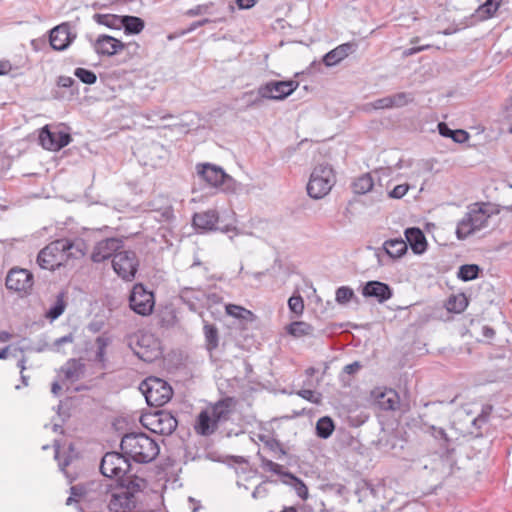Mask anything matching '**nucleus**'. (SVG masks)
Wrapping results in <instances>:
<instances>
[{
    "instance_id": "obj_58",
    "label": "nucleus",
    "mask_w": 512,
    "mask_h": 512,
    "mask_svg": "<svg viewBox=\"0 0 512 512\" xmlns=\"http://www.w3.org/2000/svg\"><path fill=\"white\" fill-rule=\"evenodd\" d=\"M13 338V335L7 331H0V343H6Z\"/></svg>"
},
{
    "instance_id": "obj_52",
    "label": "nucleus",
    "mask_w": 512,
    "mask_h": 512,
    "mask_svg": "<svg viewBox=\"0 0 512 512\" xmlns=\"http://www.w3.org/2000/svg\"><path fill=\"white\" fill-rule=\"evenodd\" d=\"M71 494H72V496H71V497H69V498L67 499V502H66L68 505H69V504H71V502H72V500L74 499V497H79V498H80V497H82V496L84 495V490H83V488H82V487H79V486H73V487L71 488Z\"/></svg>"
},
{
    "instance_id": "obj_19",
    "label": "nucleus",
    "mask_w": 512,
    "mask_h": 512,
    "mask_svg": "<svg viewBox=\"0 0 512 512\" xmlns=\"http://www.w3.org/2000/svg\"><path fill=\"white\" fill-rule=\"evenodd\" d=\"M120 241L115 238H107L98 242L92 252L91 258L94 262H102L111 257L119 248Z\"/></svg>"
},
{
    "instance_id": "obj_3",
    "label": "nucleus",
    "mask_w": 512,
    "mask_h": 512,
    "mask_svg": "<svg viewBox=\"0 0 512 512\" xmlns=\"http://www.w3.org/2000/svg\"><path fill=\"white\" fill-rule=\"evenodd\" d=\"M123 453L138 463L153 461L160 452L158 443L145 433H129L121 440Z\"/></svg>"
},
{
    "instance_id": "obj_60",
    "label": "nucleus",
    "mask_w": 512,
    "mask_h": 512,
    "mask_svg": "<svg viewBox=\"0 0 512 512\" xmlns=\"http://www.w3.org/2000/svg\"><path fill=\"white\" fill-rule=\"evenodd\" d=\"M315 372H316V369L313 367H309L308 369H306V375H308V376H313Z\"/></svg>"
},
{
    "instance_id": "obj_28",
    "label": "nucleus",
    "mask_w": 512,
    "mask_h": 512,
    "mask_svg": "<svg viewBox=\"0 0 512 512\" xmlns=\"http://www.w3.org/2000/svg\"><path fill=\"white\" fill-rule=\"evenodd\" d=\"M383 248L391 258L398 259L407 252V242L403 239H389L384 242Z\"/></svg>"
},
{
    "instance_id": "obj_64",
    "label": "nucleus",
    "mask_w": 512,
    "mask_h": 512,
    "mask_svg": "<svg viewBox=\"0 0 512 512\" xmlns=\"http://www.w3.org/2000/svg\"><path fill=\"white\" fill-rule=\"evenodd\" d=\"M57 388H58V385H57V384H54V386H53V391L57 390Z\"/></svg>"
},
{
    "instance_id": "obj_7",
    "label": "nucleus",
    "mask_w": 512,
    "mask_h": 512,
    "mask_svg": "<svg viewBox=\"0 0 512 512\" xmlns=\"http://www.w3.org/2000/svg\"><path fill=\"white\" fill-rule=\"evenodd\" d=\"M140 422L146 429L160 435L172 434L178 425L177 419L163 410L143 414Z\"/></svg>"
},
{
    "instance_id": "obj_46",
    "label": "nucleus",
    "mask_w": 512,
    "mask_h": 512,
    "mask_svg": "<svg viewBox=\"0 0 512 512\" xmlns=\"http://www.w3.org/2000/svg\"><path fill=\"white\" fill-rule=\"evenodd\" d=\"M261 466L264 470L272 472L274 474L278 475H285L286 473H283V466L266 458H263L261 461Z\"/></svg>"
},
{
    "instance_id": "obj_59",
    "label": "nucleus",
    "mask_w": 512,
    "mask_h": 512,
    "mask_svg": "<svg viewBox=\"0 0 512 512\" xmlns=\"http://www.w3.org/2000/svg\"><path fill=\"white\" fill-rule=\"evenodd\" d=\"M9 350H10L9 346H6L0 350V360L6 359L8 357Z\"/></svg>"
},
{
    "instance_id": "obj_63",
    "label": "nucleus",
    "mask_w": 512,
    "mask_h": 512,
    "mask_svg": "<svg viewBox=\"0 0 512 512\" xmlns=\"http://www.w3.org/2000/svg\"><path fill=\"white\" fill-rule=\"evenodd\" d=\"M418 40H419V38H418V37H415V38H413V39L411 40V43H412V44H415V43H417V42H418Z\"/></svg>"
},
{
    "instance_id": "obj_4",
    "label": "nucleus",
    "mask_w": 512,
    "mask_h": 512,
    "mask_svg": "<svg viewBox=\"0 0 512 512\" xmlns=\"http://www.w3.org/2000/svg\"><path fill=\"white\" fill-rule=\"evenodd\" d=\"M129 346L145 362H152L161 355L160 341L147 331H138L130 336Z\"/></svg>"
},
{
    "instance_id": "obj_21",
    "label": "nucleus",
    "mask_w": 512,
    "mask_h": 512,
    "mask_svg": "<svg viewBox=\"0 0 512 512\" xmlns=\"http://www.w3.org/2000/svg\"><path fill=\"white\" fill-rule=\"evenodd\" d=\"M354 48V43H343L329 51L327 54H325V56L323 57V63L328 67L335 66L342 60L347 58L349 54H351L354 51Z\"/></svg>"
},
{
    "instance_id": "obj_22",
    "label": "nucleus",
    "mask_w": 512,
    "mask_h": 512,
    "mask_svg": "<svg viewBox=\"0 0 512 512\" xmlns=\"http://www.w3.org/2000/svg\"><path fill=\"white\" fill-rule=\"evenodd\" d=\"M235 405L236 401L234 400V398L227 397L211 405L210 407H208V409L212 413L216 422L219 423L221 421H226L229 419L231 413L235 408Z\"/></svg>"
},
{
    "instance_id": "obj_43",
    "label": "nucleus",
    "mask_w": 512,
    "mask_h": 512,
    "mask_svg": "<svg viewBox=\"0 0 512 512\" xmlns=\"http://www.w3.org/2000/svg\"><path fill=\"white\" fill-rule=\"evenodd\" d=\"M354 296V292L351 288L347 286L339 287L336 290V301L339 304H346L348 303Z\"/></svg>"
},
{
    "instance_id": "obj_18",
    "label": "nucleus",
    "mask_w": 512,
    "mask_h": 512,
    "mask_svg": "<svg viewBox=\"0 0 512 512\" xmlns=\"http://www.w3.org/2000/svg\"><path fill=\"white\" fill-rule=\"evenodd\" d=\"M362 295L376 298L378 302L383 303L392 297V290L386 283L369 281L363 287Z\"/></svg>"
},
{
    "instance_id": "obj_6",
    "label": "nucleus",
    "mask_w": 512,
    "mask_h": 512,
    "mask_svg": "<svg viewBox=\"0 0 512 512\" xmlns=\"http://www.w3.org/2000/svg\"><path fill=\"white\" fill-rule=\"evenodd\" d=\"M140 390L148 405L155 407L165 405L173 396L172 387L166 381L156 377L145 379L140 385Z\"/></svg>"
},
{
    "instance_id": "obj_61",
    "label": "nucleus",
    "mask_w": 512,
    "mask_h": 512,
    "mask_svg": "<svg viewBox=\"0 0 512 512\" xmlns=\"http://www.w3.org/2000/svg\"><path fill=\"white\" fill-rule=\"evenodd\" d=\"M281 512H297L296 508L293 506L285 507Z\"/></svg>"
},
{
    "instance_id": "obj_54",
    "label": "nucleus",
    "mask_w": 512,
    "mask_h": 512,
    "mask_svg": "<svg viewBox=\"0 0 512 512\" xmlns=\"http://www.w3.org/2000/svg\"><path fill=\"white\" fill-rule=\"evenodd\" d=\"M428 48H430V45L411 47V48L405 50L403 54H404V56H411L413 54H416V53L426 50Z\"/></svg>"
},
{
    "instance_id": "obj_38",
    "label": "nucleus",
    "mask_w": 512,
    "mask_h": 512,
    "mask_svg": "<svg viewBox=\"0 0 512 512\" xmlns=\"http://www.w3.org/2000/svg\"><path fill=\"white\" fill-rule=\"evenodd\" d=\"M480 268L476 264L462 265L458 271V277L462 281H471L478 277Z\"/></svg>"
},
{
    "instance_id": "obj_33",
    "label": "nucleus",
    "mask_w": 512,
    "mask_h": 512,
    "mask_svg": "<svg viewBox=\"0 0 512 512\" xmlns=\"http://www.w3.org/2000/svg\"><path fill=\"white\" fill-rule=\"evenodd\" d=\"M203 332L207 350L210 352L215 350L219 345V334L217 327L213 324L205 323L203 326Z\"/></svg>"
},
{
    "instance_id": "obj_5",
    "label": "nucleus",
    "mask_w": 512,
    "mask_h": 512,
    "mask_svg": "<svg viewBox=\"0 0 512 512\" xmlns=\"http://www.w3.org/2000/svg\"><path fill=\"white\" fill-rule=\"evenodd\" d=\"M335 181L336 176L333 168L327 164H320L313 169L310 175L307 192L312 198H323L330 192Z\"/></svg>"
},
{
    "instance_id": "obj_42",
    "label": "nucleus",
    "mask_w": 512,
    "mask_h": 512,
    "mask_svg": "<svg viewBox=\"0 0 512 512\" xmlns=\"http://www.w3.org/2000/svg\"><path fill=\"white\" fill-rule=\"evenodd\" d=\"M74 74L85 84H94L97 80L96 74L85 68H77Z\"/></svg>"
},
{
    "instance_id": "obj_1",
    "label": "nucleus",
    "mask_w": 512,
    "mask_h": 512,
    "mask_svg": "<svg viewBox=\"0 0 512 512\" xmlns=\"http://www.w3.org/2000/svg\"><path fill=\"white\" fill-rule=\"evenodd\" d=\"M146 488V481L138 476H127L110 488L108 508L111 512H131L136 507V495Z\"/></svg>"
},
{
    "instance_id": "obj_17",
    "label": "nucleus",
    "mask_w": 512,
    "mask_h": 512,
    "mask_svg": "<svg viewBox=\"0 0 512 512\" xmlns=\"http://www.w3.org/2000/svg\"><path fill=\"white\" fill-rule=\"evenodd\" d=\"M198 174L201 176V178L207 182L209 185L218 187L222 184H224L226 180V173L223 171V169L211 165V164H199L197 166Z\"/></svg>"
},
{
    "instance_id": "obj_23",
    "label": "nucleus",
    "mask_w": 512,
    "mask_h": 512,
    "mask_svg": "<svg viewBox=\"0 0 512 512\" xmlns=\"http://www.w3.org/2000/svg\"><path fill=\"white\" fill-rule=\"evenodd\" d=\"M407 245L415 254H423L427 249V241L424 233L419 228H408L405 231Z\"/></svg>"
},
{
    "instance_id": "obj_29",
    "label": "nucleus",
    "mask_w": 512,
    "mask_h": 512,
    "mask_svg": "<svg viewBox=\"0 0 512 512\" xmlns=\"http://www.w3.org/2000/svg\"><path fill=\"white\" fill-rule=\"evenodd\" d=\"M469 301L464 293L452 294L446 301L445 307L448 312L462 313L468 306Z\"/></svg>"
},
{
    "instance_id": "obj_2",
    "label": "nucleus",
    "mask_w": 512,
    "mask_h": 512,
    "mask_svg": "<svg viewBox=\"0 0 512 512\" xmlns=\"http://www.w3.org/2000/svg\"><path fill=\"white\" fill-rule=\"evenodd\" d=\"M73 249L84 255L80 241L57 239L39 252L37 262L41 268L53 271L64 266L71 257L75 256Z\"/></svg>"
},
{
    "instance_id": "obj_9",
    "label": "nucleus",
    "mask_w": 512,
    "mask_h": 512,
    "mask_svg": "<svg viewBox=\"0 0 512 512\" xmlns=\"http://www.w3.org/2000/svg\"><path fill=\"white\" fill-rule=\"evenodd\" d=\"M6 288L19 295H27L31 292L34 285L33 274L24 268H11L5 279Z\"/></svg>"
},
{
    "instance_id": "obj_48",
    "label": "nucleus",
    "mask_w": 512,
    "mask_h": 512,
    "mask_svg": "<svg viewBox=\"0 0 512 512\" xmlns=\"http://www.w3.org/2000/svg\"><path fill=\"white\" fill-rule=\"evenodd\" d=\"M96 344L98 346V351H97V354H96V359L99 362H104L105 361L106 348L108 346V341H107L106 338L98 337L96 339Z\"/></svg>"
},
{
    "instance_id": "obj_62",
    "label": "nucleus",
    "mask_w": 512,
    "mask_h": 512,
    "mask_svg": "<svg viewBox=\"0 0 512 512\" xmlns=\"http://www.w3.org/2000/svg\"><path fill=\"white\" fill-rule=\"evenodd\" d=\"M21 370H23L25 367H24V360L20 361L19 365H18Z\"/></svg>"
},
{
    "instance_id": "obj_16",
    "label": "nucleus",
    "mask_w": 512,
    "mask_h": 512,
    "mask_svg": "<svg viewBox=\"0 0 512 512\" xmlns=\"http://www.w3.org/2000/svg\"><path fill=\"white\" fill-rule=\"evenodd\" d=\"M373 396L378 406L383 410H396L400 405L399 394L391 388L376 389Z\"/></svg>"
},
{
    "instance_id": "obj_11",
    "label": "nucleus",
    "mask_w": 512,
    "mask_h": 512,
    "mask_svg": "<svg viewBox=\"0 0 512 512\" xmlns=\"http://www.w3.org/2000/svg\"><path fill=\"white\" fill-rule=\"evenodd\" d=\"M130 469L129 461L118 452H109L101 461L100 470L105 477L124 479L123 476Z\"/></svg>"
},
{
    "instance_id": "obj_51",
    "label": "nucleus",
    "mask_w": 512,
    "mask_h": 512,
    "mask_svg": "<svg viewBox=\"0 0 512 512\" xmlns=\"http://www.w3.org/2000/svg\"><path fill=\"white\" fill-rule=\"evenodd\" d=\"M408 191V187L406 185H397L391 192V196L395 198L403 197Z\"/></svg>"
},
{
    "instance_id": "obj_56",
    "label": "nucleus",
    "mask_w": 512,
    "mask_h": 512,
    "mask_svg": "<svg viewBox=\"0 0 512 512\" xmlns=\"http://www.w3.org/2000/svg\"><path fill=\"white\" fill-rule=\"evenodd\" d=\"M256 4V0H237V6L240 9H249Z\"/></svg>"
},
{
    "instance_id": "obj_8",
    "label": "nucleus",
    "mask_w": 512,
    "mask_h": 512,
    "mask_svg": "<svg viewBox=\"0 0 512 512\" xmlns=\"http://www.w3.org/2000/svg\"><path fill=\"white\" fill-rule=\"evenodd\" d=\"M129 306L141 316L150 315L155 306L153 292L148 291L141 283L135 284L129 296Z\"/></svg>"
},
{
    "instance_id": "obj_25",
    "label": "nucleus",
    "mask_w": 512,
    "mask_h": 512,
    "mask_svg": "<svg viewBox=\"0 0 512 512\" xmlns=\"http://www.w3.org/2000/svg\"><path fill=\"white\" fill-rule=\"evenodd\" d=\"M466 216L472 222V225L480 230L487 226L488 219L490 217L485 204H474L470 207L469 211L466 213Z\"/></svg>"
},
{
    "instance_id": "obj_30",
    "label": "nucleus",
    "mask_w": 512,
    "mask_h": 512,
    "mask_svg": "<svg viewBox=\"0 0 512 512\" xmlns=\"http://www.w3.org/2000/svg\"><path fill=\"white\" fill-rule=\"evenodd\" d=\"M502 0H486L476 10L477 17L480 20H487L492 18L498 11Z\"/></svg>"
},
{
    "instance_id": "obj_12",
    "label": "nucleus",
    "mask_w": 512,
    "mask_h": 512,
    "mask_svg": "<svg viewBox=\"0 0 512 512\" xmlns=\"http://www.w3.org/2000/svg\"><path fill=\"white\" fill-rule=\"evenodd\" d=\"M39 141L41 146L50 151H59L67 146L71 141V136L66 131L55 128L49 129V126H44L39 133Z\"/></svg>"
},
{
    "instance_id": "obj_24",
    "label": "nucleus",
    "mask_w": 512,
    "mask_h": 512,
    "mask_svg": "<svg viewBox=\"0 0 512 512\" xmlns=\"http://www.w3.org/2000/svg\"><path fill=\"white\" fill-rule=\"evenodd\" d=\"M412 99L406 93H397L395 95L377 99L373 103L375 109H390L407 105Z\"/></svg>"
},
{
    "instance_id": "obj_31",
    "label": "nucleus",
    "mask_w": 512,
    "mask_h": 512,
    "mask_svg": "<svg viewBox=\"0 0 512 512\" xmlns=\"http://www.w3.org/2000/svg\"><path fill=\"white\" fill-rule=\"evenodd\" d=\"M122 27L126 34H139L145 27V22L136 16H122Z\"/></svg>"
},
{
    "instance_id": "obj_55",
    "label": "nucleus",
    "mask_w": 512,
    "mask_h": 512,
    "mask_svg": "<svg viewBox=\"0 0 512 512\" xmlns=\"http://www.w3.org/2000/svg\"><path fill=\"white\" fill-rule=\"evenodd\" d=\"M73 83H74V80L68 76H61V77H59V80H58V85L61 87H65V88L71 87L73 85Z\"/></svg>"
},
{
    "instance_id": "obj_45",
    "label": "nucleus",
    "mask_w": 512,
    "mask_h": 512,
    "mask_svg": "<svg viewBox=\"0 0 512 512\" xmlns=\"http://www.w3.org/2000/svg\"><path fill=\"white\" fill-rule=\"evenodd\" d=\"M289 309L296 315H301L304 311V301L300 295L292 296L288 300Z\"/></svg>"
},
{
    "instance_id": "obj_53",
    "label": "nucleus",
    "mask_w": 512,
    "mask_h": 512,
    "mask_svg": "<svg viewBox=\"0 0 512 512\" xmlns=\"http://www.w3.org/2000/svg\"><path fill=\"white\" fill-rule=\"evenodd\" d=\"M438 130H439V133L444 136V137H449V138H452V135H453V131L452 129H450L446 123H439L438 124Z\"/></svg>"
},
{
    "instance_id": "obj_44",
    "label": "nucleus",
    "mask_w": 512,
    "mask_h": 512,
    "mask_svg": "<svg viewBox=\"0 0 512 512\" xmlns=\"http://www.w3.org/2000/svg\"><path fill=\"white\" fill-rule=\"evenodd\" d=\"M297 395L313 404H320L322 401L321 393L310 389L299 390Z\"/></svg>"
},
{
    "instance_id": "obj_15",
    "label": "nucleus",
    "mask_w": 512,
    "mask_h": 512,
    "mask_svg": "<svg viewBox=\"0 0 512 512\" xmlns=\"http://www.w3.org/2000/svg\"><path fill=\"white\" fill-rule=\"evenodd\" d=\"M50 45L54 50H65L73 41L71 36L70 26L67 23H62L54 27L50 31L49 37Z\"/></svg>"
},
{
    "instance_id": "obj_10",
    "label": "nucleus",
    "mask_w": 512,
    "mask_h": 512,
    "mask_svg": "<svg viewBox=\"0 0 512 512\" xmlns=\"http://www.w3.org/2000/svg\"><path fill=\"white\" fill-rule=\"evenodd\" d=\"M112 266L119 277L125 281L135 278L139 261L133 251H120L113 255Z\"/></svg>"
},
{
    "instance_id": "obj_37",
    "label": "nucleus",
    "mask_w": 512,
    "mask_h": 512,
    "mask_svg": "<svg viewBox=\"0 0 512 512\" xmlns=\"http://www.w3.org/2000/svg\"><path fill=\"white\" fill-rule=\"evenodd\" d=\"M477 230L474 225H472V222L469 220V218L465 215L462 220L458 223L457 229H456V235L458 239H465L475 233Z\"/></svg>"
},
{
    "instance_id": "obj_41",
    "label": "nucleus",
    "mask_w": 512,
    "mask_h": 512,
    "mask_svg": "<svg viewBox=\"0 0 512 512\" xmlns=\"http://www.w3.org/2000/svg\"><path fill=\"white\" fill-rule=\"evenodd\" d=\"M63 372L67 379H78L81 374V364L76 360L69 361L63 368Z\"/></svg>"
},
{
    "instance_id": "obj_36",
    "label": "nucleus",
    "mask_w": 512,
    "mask_h": 512,
    "mask_svg": "<svg viewBox=\"0 0 512 512\" xmlns=\"http://www.w3.org/2000/svg\"><path fill=\"white\" fill-rule=\"evenodd\" d=\"M335 429L333 420L328 417L324 416L320 418L316 423V433L317 436L323 439H327L331 436Z\"/></svg>"
},
{
    "instance_id": "obj_20",
    "label": "nucleus",
    "mask_w": 512,
    "mask_h": 512,
    "mask_svg": "<svg viewBox=\"0 0 512 512\" xmlns=\"http://www.w3.org/2000/svg\"><path fill=\"white\" fill-rule=\"evenodd\" d=\"M217 428L218 423L208 408L199 413L194 424V430L197 434L208 436L214 433Z\"/></svg>"
},
{
    "instance_id": "obj_13",
    "label": "nucleus",
    "mask_w": 512,
    "mask_h": 512,
    "mask_svg": "<svg viewBox=\"0 0 512 512\" xmlns=\"http://www.w3.org/2000/svg\"><path fill=\"white\" fill-rule=\"evenodd\" d=\"M299 86L294 80L270 81L259 88L261 97L273 100H283L291 95Z\"/></svg>"
},
{
    "instance_id": "obj_34",
    "label": "nucleus",
    "mask_w": 512,
    "mask_h": 512,
    "mask_svg": "<svg viewBox=\"0 0 512 512\" xmlns=\"http://www.w3.org/2000/svg\"><path fill=\"white\" fill-rule=\"evenodd\" d=\"M312 330V326L304 321H295L286 327L287 333L296 338L307 336Z\"/></svg>"
},
{
    "instance_id": "obj_57",
    "label": "nucleus",
    "mask_w": 512,
    "mask_h": 512,
    "mask_svg": "<svg viewBox=\"0 0 512 512\" xmlns=\"http://www.w3.org/2000/svg\"><path fill=\"white\" fill-rule=\"evenodd\" d=\"M360 364L358 362H354L352 364H348L344 367V371L348 374H353L360 369Z\"/></svg>"
},
{
    "instance_id": "obj_49",
    "label": "nucleus",
    "mask_w": 512,
    "mask_h": 512,
    "mask_svg": "<svg viewBox=\"0 0 512 512\" xmlns=\"http://www.w3.org/2000/svg\"><path fill=\"white\" fill-rule=\"evenodd\" d=\"M469 133L465 130L458 129L453 131L452 138L456 143H464L469 139Z\"/></svg>"
},
{
    "instance_id": "obj_47",
    "label": "nucleus",
    "mask_w": 512,
    "mask_h": 512,
    "mask_svg": "<svg viewBox=\"0 0 512 512\" xmlns=\"http://www.w3.org/2000/svg\"><path fill=\"white\" fill-rule=\"evenodd\" d=\"M285 475L296 481V492L298 496L301 497L303 500H306L308 498V488L304 484V482L296 478L291 473H286Z\"/></svg>"
},
{
    "instance_id": "obj_26",
    "label": "nucleus",
    "mask_w": 512,
    "mask_h": 512,
    "mask_svg": "<svg viewBox=\"0 0 512 512\" xmlns=\"http://www.w3.org/2000/svg\"><path fill=\"white\" fill-rule=\"evenodd\" d=\"M219 221V215L215 210L196 213L193 216V225L203 230H212Z\"/></svg>"
},
{
    "instance_id": "obj_50",
    "label": "nucleus",
    "mask_w": 512,
    "mask_h": 512,
    "mask_svg": "<svg viewBox=\"0 0 512 512\" xmlns=\"http://www.w3.org/2000/svg\"><path fill=\"white\" fill-rule=\"evenodd\" d=\"M12 70L13 66L9 60H0V76L8 75Z\"/></svg>"
},
{
    "instance_id": "obj_35",
    "label": "nucleus",
    "mask_w": 512,
    "mask_h": 512,
    "mask_svg": "<svg viewBox=\"0 0 512 512\" xmlns=\"http://www.w3.org/2000/svg\"><path fill=\"white\" fill-rule=\"evenodd\" d=\"M373 186V178L368 173L358 177L352 184L353 191L356 194H365L371 191Z\"/></svg>"
},
{
    "instance_id": "obj_32",
    "label": "nucleus",
    "mask_w": 512,
    "mask_h": 512,
    "mask_svg": "<svg viewBox=\"0 0 512 512\" xmlns=\"http://www.w3.org/2000/svg\"><path fill=\"white\" fill-rule=\"evenodd\" d=\"M94 21L110 29L119 30L122 28V16L115 14H95Z\"/></svg>"
},
{
    "instance_id": "obj_14",
    "label": "nucleus",
    "mask_w": 512,
    "mask_h": 512,
    "mask_svg": "<svg viewBox=\"0 0 512 512\" xmlns=\"http://www.w3.org/2000/svg\"><path fill=\"white\" fill-rule=\"evenodd\" d=\"M95 53L101 57H112L122 53L127 45L111 35L101 34L93 42Z\"/></svg>"
},
{
    "instance_id": "obj_27",
    "label": "nucleus",
    "mask_w": 512,
    "mask_h": 512,
    "mask_svg": "<svg viewBox=\"0 0 512 512\" xmlns=\"http://www.w3.org/2000/svg\"><path fill=\"white\" fill-rule=\"evenodd\" d=\"M225 313L240 321L253 322L256 320V315L251 310L236 304H226Z\"/></svg>"
},
{
    "instance_id": "obj_40",
    "label": "nucleus",
    "mask_w": 512,
    "mask_h": 512,
    "mask_svg": "<svg viewBox=\"0 0 512 512\" xmlns=\"http://www.w3.org/2000/svg\"><path fill=\"white\" fill-rule=\"evenodd\" d=\"M260 440L263 442L264 447L274 454H279L280 456L286 454L282 444L277 439L272 437H260Z\"/></svg>"
},
{
    "instance_id": "obj_39",
    "label": "nucleus",
    "mask_w": 512,
    "mask_h": 512,
    "mask_svg": "<svg viewBox=\"0 0 512 512\" xmlns=\"http://www.w3.org/2000/svg\"><path fill=\"white\" fill-rule=\"evenodd\" d=\"M66 302L63 295H59L54 305L47 311L46 317L50 320L57 319L65 310Z\"/></svg>"
}]
</instances>
